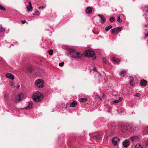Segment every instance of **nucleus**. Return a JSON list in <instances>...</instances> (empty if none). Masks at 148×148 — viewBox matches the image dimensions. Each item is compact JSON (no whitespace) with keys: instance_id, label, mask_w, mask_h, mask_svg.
<instances>
[{"instance_id":"obj_19","label":"nucleus","mask_w":148,"mask_h":148,"mask_svg":"<svg viewBox=\"0 0 148 148\" xmlns=\"http://www.w3.org/2000/svg\"><path fill=\"white\" fill-rule=\"evenodd\" d=\"M33 103L32 102L29 103V105L26 107L25 108L27 109H29L32 108Z\"/></svg>"},{"instance_id":"obj_42","label":"nucleus","mask_w":148,"mask_h":148,"mask_svg":"<svg viewBox=\"0 0 148 148\" xmlns=\"http://www.w3.org/2000/svg\"><path fill=\"white\" fill-rule=\"evenodd\" d=\"M26 22V21L25 20H23V21H22V23L23 24H24Z\"/></svg>"},{"instance_id":"obj_26","label":"nucleus","mask_w":148,"mask_h":148,"mask_svg":"<svg viewBox=\"0 0 148 148\" xmlns=\"http://www.w3.org/2000/svg\"><path fill=\"white\" fill-rule=\"evenodd\" d=\"M130 84L131 85L133 84V82L134 81V78L132 77H130Z\"/></svg>"},{"instance_id":"obj_51","label":"nucleus","mask_w":148,"mask_h":148,"mask_svg":"<svg viewBox=\"0 0 148 148\" xmlns=\"http://www.w3.org/2000/svg\"><path fill=\"white\" fill-rule=\"evenodd\" d=\"M109 112H110V110H109Z\"/></svg>"},{"instance_id":"obj_44","label":"nucleus","mask_w":148,"mask_h":148,"mask_svg":"<svg viewBox=\"0 0 148 148\" xmlns=\"http://www.w3.org/2000/svg\"><path fill=\"white\" fill-rule=\"evenodd\" d=\"M146 148H148V142L147 143L146 145Z\"/></svg>"},{"instance_id":"obj_33","label":"nucleus","mask_w":148,"mask_h":148,"mask_svg":"<svg viewBox=\"0 0 148 148\" xmlns=\"http://www.w3.org/2000/svg\"><path fill=\"white\" fill-rule=\"evenodd\" d=\"M5 31L4 29L2 27H0V32H3Z\"/></svg>"},{"instance_id":"obj_41","label":"nucleus","mask_w":148,"mask_h":148,"mask_svg":"<svg viewBox=\"0 0 148 148\" xmlns=\"http://www.w3.org/2000/svg\"><path fill=\"white\" fill-rule=\"evenodd\" d=\"M44 6H40L39 8V9L40 10H43L44 9Z\"/></svg>"},{"instance_id":"obj_48","label":"nucleus","mask_w":148,"mask_h":148,"mask_svg":"<svg viewBox=\"0 0 148 148\" xmlns=\"http://www.w3.org/2000/svg\"><path fill=\"white\" fill-rule=\"evenodd\" d=\"M20 87V86H18L17 87V88H18Z\"/></svg>"},{"instance_id":"obj_38","label":"nucleus","mask_w":148,"mask_h":148,"mask_svg":"<svg viewBox=\"0 0 148 148\" xmlns=\"http://www.w3.org/2000/svg\"><path fill=\"white\" fill-rule=\"evenodd\" d=\"M64 63L63 62H62L61 63H59V65L60 66H63Z\"/></svg>"},{"instance_id":"obj_23","label":"nucleus","mask_w":148,"mask_h":148,"mask_svg":"<svg viewBox=\"0 0 148 148\" xmlns=\"http://www.w3.org/2000/svg\"><path fill=\"white\" fill-rule=\"evenodd\" d=\"M27 8L28 11H31L33 9L32 5H28L27 7Z\"/></svg>"},{"instance_id":"obj_39","label":"nucleus","mask_w":148,"mask_h":148,"mask_svg":"<svg viewBox=\"0 0 148 148\" xmlns=\"http://www.w3.org/2000/svg\"><path fill=\"white\" fill-rule=\"evenodd\" d=\"M147 10H145V9L143 10V12H146L148 13V7L147 8Z\"/></svg>"},{"instance_id":"obj_46","label":"nucleus","mask_w":148,"mask_h":148,"mask_svg":"<svg viewBox=\"0 0 148 148\" xmlns=\"http://www.w3.org/2000/svg\"><path fill=\"white\" fill-rule=\"evenodd\" d=\"M29 5H32V3L31 2H29Z\"/></svg>"},{"instance_id":"obj_17","label":"nucleus","mask_w":148,"mask_h":148,"mask_svg":"<svg viewBox=\"0 0 148 148\" xmlns=\"http://www.w3.org/2000/svg\"><path fill=\"white\" fill-rule=\"evenodd\" d=\"M140 84L143 86H145L147 85V81L144 79L142 80L140 82Z\"/></svg>"},{"instance_id":"obj_29","label":"nucleus","mask_w":148,"mask_h":148,"mask_svg":"<svg viewBox=\"0 0 148 148\" xmlns=\"http://www.w3.org/2000/svg\"><path fill=\"white\" fill-rule=\"evenodd\" d=\"M53 51L52 50H50L49 51V55H51L53 53Z\"/></svg>"},{"instance_id":"obj_7","label":"nucleus","mask_w":148,"mask_h":148,"mask_svg":"<svg viewBox=\"0 0 148 148\" xmlns=\"http://www.w3.org/2000/svg\"><path fill=\"white\" fill-rule=\"evenodd\" d=\"M110 126L111 127V134L110 136L114 135L115 134V132H114V131L116 130V125L115 123H112L110 125Z\"/></svg>"},{"instance_id":"obj_21","label":"nucleus","mask_w":148,"mask_h":148,"mask_svg":"<svg viewBox=\"0 0 148 148\" xmlns=\"http://www.w3.org/2000/svg\"><path fill=\"white\" fill-rule=\"evenodd\" d=\"M126 71L125 70H123L120 73V75L121 76L124 77L125 76V73H126Z\"/></svg>"},{"instance_id":"obj_22","label":"nucleus","mask_w":148,"mask_h":148,"mask_svg":"<svg viewBox=\"0 0 148 148\" xmlns=\"http://www.w3.org/2000/svg\"><path fill=\"white\" fill-rule=\"evenodd\" d=\"M112 26L111 25H110L106 27L105 29V30L106 31H108L110 29L112 28Z\"/></svg>"},{"instance_id":"obj_2","label":"nucleus","mask_w":148,"mask_h":148,"mask_svg":"<svg viewBox=\"0 0 148 148\" xmlns=\"http://www.w3.org/2000/svg\"><path fill=\"white\" fill-rule=\"evenodd\" d=\"M43 98V94L37 91L33 94L32 99L34 101L39 102L41 101Z\"/></svg>"},{"instance_id":"obj_20","label":"nucleus","mask_w":148,"mask_h":148,"mask_svg":"<svg viewBox=\"0 0 148 148\" xmlns=\"http://www.w3.org/2000/svg\"><path fill=\"white\" fill-rule=\"evenodd\" d=\"M122 100V97H120L119 98L118 100H117L113 101V102L114 103H117L121 102Z\"/></svg>"},{"instance_id":"obj_5","label":"nucleus","mask_w":148,"mask_h":148,"mask_svg":"<svg viewBox=\"0 0 148 148\" xmlns=\"http://www.w3.org/2000/svg\"><path fill=\"white\" fill-rule=\"evenodd\" d=\"M86 57H93L95 55V54L93 51L88 50L86 51L84 53Z\"/></svg>"},{"instance_id":"obj_6","label":"nucleus","mask_w":148,"mask_h":148,"mask_svg":"<svg viewBox=\"0 0 148 148\" xmlns=\"http://www.w3.org/2000/svg\"><path fill=\"white\" fill-rule=\"evenodd\" d=\"M113 144L115 146H116L120 141V139L117 137H115L112 139Z\"/></svg>"},{"instance_id":"obj_24","label":"nucleus","mask_w":148,"mask_h":148,"mask_svg":"<svg viewBox=\"0 0 148 148\" xmlns=\"http://www.w3.org/2000/svg\"><path fill=\"white\" fill-rule=\"evenodd\" d=\"M87 99L86 98H82L80 99V101L82 102H85L86 101Z\"/></svg>"},{"instance_id":"obj_49","label":"nucleus","mask_w":148,"mask_h":148,"mask_svg":"<svg viewBox=\"0 0 148 148\" xmlns=\"http://www.w3.org/2000/svg\"><path fill=\"white\" fill-rule=\"evenodd\" d=\"M2 59V58L0 57V60H1Z\"/></svg>"},{"instance_id":"obj_25","label":"nucleus","mask_w":148,"mask_h":148,"mask_svg":"<svg viewBox=\"0 0 148 148\" xmlns=\"http://www.w3.org/2000/svg\"><path fill=\"white\" fill-rule=\"evenodd\" d=\"M135 148H143V147L140 144L138 143L136 145Z\"/></svg>"},{"instance_id":"obj_47","label":"nucleus","mask_w":148,"mask_h":148,"mask_svg":"<svg viewBox=\"0 0 148 148\" xmlns=\"http://www.w3.org/2000/svg\"><path fill=\"white\" fill-rule=\"evenodd\" d=\"M93 70L94 71H95L96 70V68H94Z\"/></svg>"},{"instance_id":"obj_15","label":"nucleus","mask_w":148,"mask_h":148,"mask_svg":"<svg viewBox=\"0 0 148 148\" xmlns=\"http://www.w3.org/2000/svg\"><path fill=\"white\" fill-rule=\"evenodd\" d=\"M101 134H98L97 135H95L92 136V138L94 139L99 140H100L101 139Z\"/></svg>"},{"instance_id":"obj_30","label":"nucleus","mask_w":148,"mask_h":148,"mask_svg":"<svg viewBox=\"0 0 148 148\" xmlns=\"http://www.w3.org/2000/svg\"><path fill=\"white\" fill-rule=\"evenodd\" d=\"M0 9L3 10H5V9L3 6L0 5Z\"/></svg>"},{"instance_id":"obj_35","label":"nucleus","mask_w":148,"mask_h":148,"mask_svg":"<svg viewBox=\"0 0 148 148\" xmlns=\"http://www.w3.org/2000/svg\"><path fill=\"white\" fill-rule=\"evenodd\" d=\"M102 61L103 63H106V59L105 58H103L102 59Z\"/></svg>"},{"instance_id":"obj_31","label":"nucleus","mask_w":148,"mask_h":148,"mask_svg":"<svg viewBox=\"0 0 148 148\" xmlns=\"http://www.w3.org/2000/svg\"><path fill=\"white\" fill-rule=\"evenodd\" d=\"M114 18L112 17L110 18V22H113L114 20Z\"/></svg>"},{"instance_id":"obj_18","label":"nucleus","mask_w":148,"mask_h":148,"mask_svg":"<svg viewBox=\"0 0 148 148\" xmlns=\"http://www.w3.org/2000/svg\"><path fill=\"white\" fill-rule=\"evenodd\" d=\"M77 104V102L75 101H73L71 103L70 105V106L71 107H75Z\"/></svg>"},{"instance_id":"obj_1","label":"nucleus","mask_w":148,"mask_h":148,"mask_svg":"<svg viewBox=\"0 0 148 148\" xmlns=\"http://www.w3.org/2000/svg\"><path fill=\"white\" fill-rule=\"evenodd\" d=\"M66 50L69 52L71 56L73 58H80L82 56V54H80L78 51L75 50L69 47H67Z\"/></svg>"},{"instance_id":"obj_12","label":"nucleus","mask_w":148,"mask_h":148,"mask_svg":"<svg viewBox=\"0 0 148 148\" xmlns=\"http://www.w3.org/2000/svg\"><path fill=\"white\" fill-rule=\"evenodd\" d=\"M6 77L7 78H9L12 80L14 79V76L10 73H7L6 75Z\"/></svg>"},{"instance_id":"obj_45","label":"nucleus","mask_w":148,"mask_h":148,"mask_svg":"<svg viewBox=\"0 0 148 148\" xmlns=\"http://www.w3.org/2000/svg\"><path fill=\"white\" fill-rule=\"evenodd\" d=\"M146 131L147 132V133H148V127L146 129Z\"/></svg>"},{"instance_id":"obj_34","label":"nucleus","mask_w":148,"mask_h":148,"mask_svg":"<svg viewBox=\"0 0 148 148\" xmlns=\"http://www.w3.org/2000/svg\"><path fill=\"white\" fill-rule=\"evenodd\" d=\"M134 96L135 97H140V94L139 93H136Z\"/></svg>"},{"instance_id":"obj_14","label":"nucleus","mask_w":148,"mask_h":148,"mask_svg":"<svg viewBox=\"0 0 148 148\" xmlns=\"http://www.w3.org/2000/svg\"><path fill=\"white\" fill-rule=\"evenodd\" d=\"M43 71L41 69L38 70L37 73V75L38 76L41 77L43 74Z\"/></svg>"},{"instance_id":"obj_28","label":"nucleus","mask_w":148,"mask_h":148,"mask_svg":"<svg viewBox=\"0 0 148 148\" xmlns=\"http://www.w3.org/2000/svg\"><path fill=\"white\" fill-rule=\"evenodd\" d=\"M120 16H118L117 17V21L119 23H121L122 22V20L120 19Z\"/></svg>"},{"instance_id":"obj_43","label":"nucleus","mask_w":148,"mask_h":148,"mask_svg":"<svg viewBox=\"0 0 148 148\" xmlns=\"http://www.w3.org/2000/svg\"><path fill=\"white\" fill-rule=\"evenodd\" d=\"M145 37L146 38L148 36V33L146 34L145 35Z\"/></svg>"},{"instance_id":"obj_32","label":"nucleus","mask_w":148,"mask_h":148,"mask_svg":"<svg viewBox=\"0 0 148 148\" xmlns=\"http://www.w3.org/2000/svg\"><path fill=\"white\" fill-rule=\"evenodd\" d=\"M40 13L38 11H37L35 13H34L33 14V15H39Z\"/></svg>"},{"instance_id":"obj_16","label":"nucleus","mask_w":148,"mask_h":148,"mask_svg":"<svg viewBox=\"0 0 148 148\" xmlns=\"http://www.w3.org/2000/svg\"><path fill=\"white\" fill-rule=\"evenodd\" d=\"M92 11V9L89 7H87L86 10V13L87 14H90Z\"/></svg>"},{"instance_id":"obj_9","label":"nucleus","mask_w":148,"mask_h":148,"mask_svg":"<svg viewBox=\"0 0 148 148\" xmlns=\"http://www.w3.org/2000/svg\"><path fill=\"white\" fill-rule=\"evenodd\" d=\"M100 18V22L101 23H104L106 21L105 17L102 15L99 14L98 15Z\"/></svg>"},{"instance_id":"obj_36","label":"nucleus","mask_w":148,"mask_h":148,"mask_svg":"<svg viewBox=\"0 0 148 148\" xmlns=\"http://www.w3.org/2000/svg\"><path fill=\"white\" fill-rule=\"evenodd\" d=\"M28 71L30 72H32V67H29L28 68Z\"/></svg>"},{"instance_id":"obj_27","label":"nucleus","mask_w":148,"mask_h":148,"mask_svg":"<svg viewBox=\"0 0 148 148\" xmlns=\"http://www.w3.org/2000/svg\"><path fill=\"white\" fill-rule=\"evenodd\" d=\"M113 61L116 62H118L120 61V60L118 59H116L115 57L113 58Z\"/></svg>"},{"instance_id":"obj_13","label":"nucleus","mask_w":148,"mask_h":148,"mask_svg":"<svg viewBox=\"0 0 148 148\" xmlns=\"http://www.w3.org/2000/svg\"><path fill=\"white\" fill-rule=\"evenodd\" d=\"M138 138V137L137 136H134L131 137L130 138V139L133 142L136 141Z\"/></svg>"},{"instance_id":"obj_37","label":"nucleus","mask_w":148,"mask_h":148,"mask_svg":"<svg viewBox=\"0 0 148 148\" xmlns=\"http://www.w3.org/2000/svg\"><path fill=\"white\" fill-rule=\"evenodd\" d=\"M117 112L119 113H121L123 112L122 110L121 109H120V110H117Z\"/></svg>"},{"instance_id":"obj_8","label":"nucleus","mask_w":148,"mask_h":148,"mask_svg":"<svg viewBox=\"0 0 148 148\" xmlns=\"http://www.w3.org/2000/svg\"><path fill=\"white\" fill-rule=\"evenodd\" d=\"M23 95L22 93H20L18 95L16 98V102H18V101L21 100L23 98Z\"/></svg>"},{"instance_id":"obj_50","label":"nucleus","mask_w":148,"mask_h":148,"mask_svg":"<svg viewBox=\"0 0 148 148\" xmlns=\"http://www.w3.org/2000/svg\"><path fill=\"white\" fill-rule=\"evenodd\" d=\"M109 112H110V110H109Z\"/></svg>"},{"instance_id":"obj_11","label":"nucleus","mask_w":148,"mask_h":148,"mask_svg":"<svg viewBox=\"0 0 148 148\" xmlns=\"http://www.w3.org/2000/svg\"><path fill=\"white\" fill-rule=\"evenodd\" d=\"M130 143V141L128 140H125L123 143V144L125 147H127L129 146V143Z\"/></svg>"},{"instance_id":"obj_3","label":"nucleus","mask_w":148,"mask_h":148,"mask_svg":"<svg viewBox=\"0 0 148 148\" xmlns=\"http://www.w3.org/2000/svg\"><path fill=\"white\" fill-rule=\"evenodd\" d=\"M120 129L124 133L132 132L134 131L135 130L133 127L126 124L121 125L120 127Z\"/></svg>"},{"instance_id":"obj_4","label":"nucleus","mask_w":148,"mask_h":148,"mask_svg":"<svg viewBox=\"0 0 148 148\" xmlns=\"http://www.w3.org/2000/svg\"><path fill=\"white\" fill-rule=\"evenodd\" d=\"M36 85L40 88H42L44 86V82L41 79H38L35 82Z\"/></svg>"},{"instance_id":"obj_10","label":"nucleus","mask_w":148,"mask_h":148,"mask_svg":"<svg viewBox=\"0 0 148 148\" xmlns=\"http://www.w3.org/2000/svg\"><path fill=\"white\" fill-rule=\"evenodd\" d=\"M122 27H117L112 29V32L113 33H115L117 32H119L121 30Z\"/></svg>"},{"instance_id":"obj_40","label":"nucleus","mask_w":148,"mask_h":148,"mask_svg":"<svg viewBox=\"0 0 148 148\" xmlns=\"http://www.w3.org/2000/svg\"><path fill=\"white\" fill-rule=\"evenodd\" d=\"M10 85L12 86H14V87H15V86L14 84L13 83H11L10 84Z\"/></svg>"}]
</instances>
